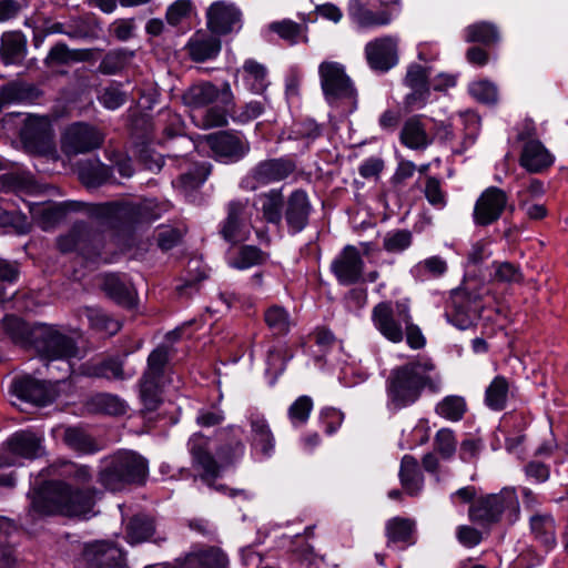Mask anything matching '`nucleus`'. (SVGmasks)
Segmentation results:
<instances>
[{"mask_svg":"<svg viewBox=\"0 0 568 568\" xmlns=\"http://www.w3.org/2000/svg\"><path fill=\"white\" fill-rule=\"evenodd\" d=\"M91 55L90 50H70L64 43H57L49 51L45 63H68L70 61H84Z\"/></svg>","mask_w":568,"mask_h":568,"instance_id":"nucleus-56","label":"nucleus"},{"mask_svg":"<svg viewBox=\"0 0 568 568\" xmlns=\"http://www.w3.org/2000/svg\"><path fill=\"white\" fill-rule=\"evenodd\" d=\"M64 378V376H61L55 378L54 382H47L31 375H22L12 381L10 392L20 402L45 406L55 399L58 384Z\"/></svg>","mask_w":568,"mask_h":568,"instance_id":"nucleus-12","label":"nucleus"},{"mask_svg":"<svg viewBox=\"0 0 568 568\" xmlns=\"http://www.w3.org/2000/svg\"><path fill=\"white\" fill-rule=\"evenodd\" d=\"M267 255L253 245L242 246L234 255L229 256V265L236 270H246L266 261Z\"/></svg>","mask_w":568,"mask_h":568,"instance_id":"nucleus-47","label":"nucleus"},{"mask_svg":"<svg viewBox=\"0 0 568 568\" xmlns=\"http://www.w3.org/2000/svg\"><path fill=\"white\" fill-rule=\"evenodd\" d=\"M424 194L428 203L436 209H444L447 204V194L443 190L442 181L437 178L426 179Z\"/></svg>","mask_w":568,"mask_h":568,"instance_id":"nucleus-61","label":"nucleus"},{"mask_svg":"<svg viewBox=\"0 0 568 568\" xmlns=\"http://www.w3.org/2000/svg\"><path fill=\"white\" fill-rule=\"evenodd\" d=\"M241 12L231 2H213L206 10V24L212 33L226 34L240 28Z\"/></svg>","mask_w":568,"mask_h":568,"instance_id":"nucleus-27","label":"nucleus"},{"mask_svg":"<svg viewBox=\"0 0 568 568\" xmlns=\"http://www.w3.org/2000/svg\"><path fill=\"white\" fill-rule=\"evenodd\" d=\"M399 139L406 148L416 151L426 150L433 143V138L427 133L420 115L410 116L405 121Z\"/></svg>","mask_w":568,"mask_h":568,"instance_id":"nucleus-33","label":"nucleus"},{"mask_svg":"<svg viewBox=\"0 0 568 568\" xmlns=\"http://www.w3.org/2000/svg\"><path fill=\"white\" fill-rule=\"evenodd\" d=\"M414 521L406 518L395 517L386 524V536L388 546L395 545L400 548H405L415 542L414 534Z\"/></svg>","mask_w":568,"mask_h":568,"instance_id":"nucleus-40","label":"nucleus"},{"mask_svg":"<svg viewBox=\"0 0 568 568\" xmlns=\"http://www.w3.org/2000/svg\"><path fill=\"white\" fill-rule=\"evenodd\" d=\"M509 393V384L503 376H496L486 389L485 402L494 410L505 408Z\"/></svg>","mask_w":568,"mask_h":568,"instance_id":"nucleus-52","label":"nucleus"},{"mask_svg":"<svg viewBox=\"0 0 568 568\" xmlns=\"http://www.w3.org/2000/svg\"><path fill=\"white\" fill-rule=\"evenodd\" d=\"M207 174L209 172L204 165L196 166L194 171L181 174L173 184L183 192L196 190L205 182Z\"/></svg>","mask_w":568,"mask_h":568,"instance_id":"nucleus-60","label":"nucleus"},{"mask_svg":"<svg viewBox=\"0 0 568 568\" xmlns=\"http://www.w3.org/2000/svg\"><path fill=\"white\" fill-rule=\"evenodd\" d=\"M469 518L483 526L500 520L514 524L519 518L518 496L513 487H505L498 494L479 498L469 508Z\"/></svg>","mask_w":568,"mask_h":568,"instance_id":"nucleus-8","label":"nucleus"},{"mask_svg":"<svg viewBox=\"0 0 568 568\" xmlns=\"http://www.w3.org/2000/svg\"><path fill=\"white\" fill-rule=\"evenodd\" d=\"M192 119L194 123L202 129L224 126L227 124L226 111L221 106H206L199 113H192Z\"/></svg>","mask_w":568,"mask_h":568,"instance_id":"nucleus-55","label":"nucleus"},{"mask_svg":"<svg viewBox=\"0 0 568 568\" xmlns=\"http://www.w3.org/2000/svg\"><path fill=\"white\" fill-rule=\"evenodd\" d=\"M463 120L468 126L469 132L465 134L463 141L459 144L454 142L455 134L450 125H442L437 133L439 141L448 144L452 152L456 154H462L469 146H471L475 143L479 131L480 121L475 113H466L463 115Z\"/></svg>","mask_w":568,"mask_h":568,"instance_id":"nucleus-29","label":"nucleus"},{"mask_svg":"<svg viewBox=\"0 0 568 568\" xmlns=\"http://www.w3.org/2000/svg\"><path fill=\"white\" fill-rule=\"evenodd\" d=\"M163 207L154 199L139 202H108L93 204L89 214L101 224L116 227L124 224L151 222L159 219Z\"/></svg>","mask_w":568,"mask_h":568,"instance_id":"nucleus-5","label":"nucleus"},{"mask_svg":"<svg viewBox=\"0 0 568 568\" xmlns=\"http://www.w3.org/2000/svg\"><path fill=\"white\" fill-rule=\"evenodd\" d=\"M443 388V379L434 362L418 357L394 367L385 382L386 407L398 412L414 405L424 390L437 394Z\"/></svg>","mask_w":568,"mask_h":568,"instance_id":"nucleus-3","label":"nucleus"},{"mask_svg":"<svg viewBox=\"0 0 568 568\" xmlns=\"http://www.w3.org/2000/svg\"><path fill=\"white\" fill-rule=\"evenodd\" d=\"M57 245L62 253L77 251L91 261L100 257V235L92 232L84 222L74 223L68 233L58 237Z\"/></svg>","mask_w":568,"mask_h":568,"instance_id":"nucleus-15","label":"nucleus"},{"mask_svg":"<svg viewBox=\"0 0 568 568\" xmlns=\"http://www.w3.org/2000/svg\"><path fill=\"white\" fill-rule=\"evenodd\" d=\"M206 141L214 156L223 163L237 162L250 151V143L245 139L230 132L210 134Z\"/></svg>","mask_w":568,"mask_h":568,"instance_id":"nucleus-22","label":"nucleus"},{"mask_svg":"<svg viewBox=\"0 0 568 568\" xmlns=\"http://www.w3.org/2000/svg\"><path fill=\"white\" fill-rule=\"evenodd\" d=\"M318 77L325 101L342 114H351L357 109L358 94L344 64L323 61L318 65Z\"/></svg>","mask_w":568,"mask_h":568,"instance_id":"nucleus-6","label":"nucleus"},{"mask_svg":"<svg viewBox=\"0 0 568 568\" xmlns=\"http://www.w3.org/2000/svg\"><path fill=\"white\" fill-rule=\"evenodd\" d=\"M398 38L386 36L369 41L365 45V57L368 65L381 72H386L397 64Z\"/></svg>","mask_w":568,"mask_h":568,"instance_id":"nucleus-24","label":"nucleus"},{"mask_svg":"<svg viewBox=\"0 0 568 568\" xmlns=\"http://www.w3.org/2000/svg\"><path fill=\"white\" fill-rule=\"evenodd\" d=\"M361 252L353 245H346L331 264V271L342 285H351L361 281L364 271Z\"/></svg>","mask_w":568,"mask_h":568,"instance_id":"nucleus-23","label":"nucleus"},{"mask_svg":"<svg viewBox=\"0 0 568 568\" xmlns=\"http://www.w3.org/2000/svg\"><path fill=\"white\" fill-rule=\"evenodd\" d=\"M149 473L148 460L133 450H119L102 460L99 483L108 490L120 491L143 484Z\"/></svg>","mask_w":568,"mask_h":568,"instance_id":"nucleus-4","label":"nucleus"},{"mask_svg":"<svg viewBox=\"0 0 568 568\" xmlns=\"http://www.w3.org/2000/svg\"><path fill=\"white\" fill-rule=\"evenodd\" d=\"M467 409L466 400L458 395H448L437 403L435 412L438 416L449 420H460Z\"/></svg>","mask_w":568,"mask_h":568,"instance_id":"nucleus-50","label":"nucleus"},{"mask_svg":"<svg viewBox=\"0 0 568 568\" xmlns=\"http://www.w3.org/2000/svg\"><path fill=\"white\" fill-rule=\"evenodd\" d=\"M468 91L470 95L481 103H495L497 101V88L487 80L474 81L469 84Z\"/></svg>","mask_w":568,"mask_h":568,"instance_id":"nucleus-62","label":"nucleus"},{"mask_svg":"<svg viewBox=\"0 0 568 568\" xmlns=\"http://www.w3.org/2000/svg\"><path fill=\"white\" fill-rule=\"evenodd\" d=\"M399 479L405 491L410 496H417L424 487V476L420 473L418 462L410 455H405L400 462Z\"/></svg>","mask_w":568,"mask_h":568,"instance_id":"nucleus-38","label":"nucleus"},{"mask_svg":"<svg viewBox=\"0 0 568 568\" xmlns=\"http://www.w3.org/2000/svg\"><path fill=\"white\" fill-rule=\"evenodd\" d=\"M91 205L81 202L69 201L63 203L29 202L28 209L33 222L44 231L54 227L70 211H80Z\"/></svg>","mask_w":568,"mask_h":568,"instance_id":"nucleus-21","label":"nucleus"},{"mask_svg":"<svg viewBox=\"0 0 568 568\" xmlns=\"http://www.w3.org/2000/svg\"><path fill=\"white\" fill-rule=\"evenodd\" d=\"M448 270L445 258L438 255L429 256L416 263L410 268L412 276L419 282H426L444 276Z\"/></svg>","mask_w":568,"mask_h":568,"instance_id":"nucleus-42","label":"nucleus"},{"mask_svg":"<svg viewBox=\"0 0 568 568\" xmlns=\"http://www.w3.org/2000/svg\"><path fill=\"white\" fill-rule=\"evenodd\" d=\"M161 378L142 376L139 385L140 402L145 412H154L162 403Z\"/></svg>","mask_w":568,"mask_h":568,"instance_id":"nucleus-46","label":"nucleus"},{"mask_svg":"<svg viewBox=\"0 0 568 568\" xmlns=\"http://www.w3.org/2000/svg\"><path fill=\"white\" fill-rule=\"evenodd\" d=\"M530 532L534 539L547 551L557 545L556 521L549 513H535L529 518Z\"/></svg>","mask_w":568,"mask_h":568,"instance_id":"nucleus-30","label":"nucleus"},{"mask_svg":"<svg viewBox=\"0 0 568 568\" xmlns=\"http://www.w3.org/2000/svg\"><path fill=\"white\" fill-rule=\"evenodd\" d=\"M285 197L283 190L271 189L255 196L254 206L268 224L280 225L283 219Z\"/></svg>","mask_w":568,"mask_h":568,"instance_id":"nucleus-28","label":"nucleus"},{"mask_svg":"<svg viewBox=\"0 0 568 568\" xmlns=\"http://www.w3.org/2000/svg\"><path fill=\"white\" fill-rule=\"evenodd\" d=\"M83 559L88 568H125L123 551L108 540L88 544Z\"/></svg>","mask_w":568,"mask_h":568,"instance_id":"nucleus-25","label":"nucleus"},{"mask_svg":"<svg viewBox=\"0 0 568 568\" xmlns=\"http://www.w3.org/2000/svg\"><path fill=\"white\" fill-rule=\"evenodd\" d=\"M206 270L200 260H190L186 268V276L181 280V284L176 286L180 295H189L196 291V285L206 278Z\"/></svg>","mask_w":568,"mask_h":568,"instance_id":"nucleus-53","label":"nucleus"},{"mask_svg":"<svg viewBox=\"0 0 568 568\" xmlns=\"http://www.w3.org/2000/svg\"><path fill=\"white\" fill-rule=\"evenodd\" d=\"M219 99L225 105L232 103L234 95L229 82H224L221 88L209 81L197 82L182 94L183 103L191 109L192 113H199Z\"/></svg>","mask_w":568,"mask_h":568,"instance_id":"nucleus-16","label":"nucleus"},{"mask_svg":"<svg viewBox=\"0 0 568 568\" xmlns=\"http://www.w3.org/2000/svg\"><path fill=\"white\" fill-rule=\"evenodd\" d=\"M36 89L21 82H11L0 88V111L12 104L28 103L34 98Z\"/></svg>","mask_w":568,"mask_h":568,"instance_id":"nucleus-45","label":"nucleus"},{"mask_svg":"<svg viewBox=\"0 0 568 568\" xmlns=\"http://www.w3.org/2000/svg\"><path fill=\"white\" fill-rule=\"evenodd\" d=\"M295 169V162L286 158L261 161L241 179L240 187L246 192L256 191L261 186L285 180Z\"/></svg>","mask_w":568,"mask_h":568,"instance_id":"nucleus-10","label":"nucleus"},{"mask_svg":"<svg viewBox=\"0 0 568 568\" xmlns=\"http://www.w3.org/2000/svg\"><path fill=\"white\" fill-rule=\"evenodd\" d=\"M27 55V38L21 31H8L1 36L0 57L4 64H20Z\"/></svg>","mask_w":568,"mask_h":568,"instance_id":"nucleus-35","label":"nucleus"},{"mask_svg":"<svg viewBox=\"0 0 568 568\" xmlns=\"http://www.w3.org/2000/svg\"><path fill=\"white\" fill-rule=\"evenodd\" d=\"M348 16L361 28L387 26L394 18L388 10L374 12L367 9L366 3L361 0H349Z\"/></svg>","mask_w":568,"mask_h":568,"instance_id":"nucleus-32","label":"nucleus"},{"mask_svg":"<svg viewBox=\"0 0 568 568\" xmlns=\"http://www.w3.org/2000/svg\"><path fill=\"white\" fill-rule=\"evenodd\" d=\"M102 290L116 304L131 307L134 304V290L132 285L118 274L103 276Z\"/></svg>","mask_w":568,"mask_h":568,"instance_id":"nucleus-37","label":"nucleus"},{"mask_svg":"<svg viewBox=\"0 0 568 568\" xmlns=\"http://www.w3.org/2000/svg\"><path fill=\"white\" fill-rule=\"evenodd\" d=\"M532 128L529 124L525 130L518 133V141L521 142L519 155V165L531 174L544 173L555 163V155L544 145V143L532 138Z\"/></svg>","mask_w":568,"mask_h":568,"instance_id":"nucleus-13","label":"nucleus"},{"mask_svg":"<svg viewBox=\"0 0 568 568\" xmlns=\"http://www.w3.org/2000/svg\"><path fill=\"white\" fill-rule=\"evenodd\" d=\"M103 133L95 126L83 122L69 125L61 136V150L68 156L91 152L101 148Z\"/></svg>","mask_w":568,"mask_h":568,"instance_id":"nucleus-14","label":"nucleus"},{"mask_svg":"<svg viewBox=\"0 0 568 568\" xmlns=\"http://www.w3.org/2000/svg\"><path fill=\"white\" fill-rule=\"evenodd\" d=\"M264 112V104L261 101H250L242 106L232 110L231 118L234 122L246 124Z\"/></svg>","mask_w":568,"mask_h":568,"instance_id":"nucleus-63","label":"nucleus"},{"mask_svg":"<svg viewBox=\"0 0 568 568\" xmlns=\"http://www.w3.org/2000/svg\"><path fill=\"white\" fill-rule=\"evenodd\" d=\"M187 49L192 60L203 62L217 57L221 51V41L215 33L197 31L190 38Z\"/></svg>","mask_w":568,"mask_h":568,"instance_id":"nucleus-31","label":"nucleus"},{"mask_svg":"<svg viewBox=\"0 0 568 568\" xmlns=\"http://www.w3.org/2000/svg\"><path fill=\"white\" fill-rule=\"evenodd\" d=\"M248 200H233L227 204V215L220 225V234L232 244L244 242L251 234L247 214Z\"/></svg>","mask_w":568,"mask_h":568,"instance_id":"nucleus-18","label":"nucleus"},{"mask_svg":"<svg viewBox=\"0 0 568 568\" xmlns=\"http://www.w3.org/2000/svg\"><path fill=\"white\" fill-rule=\"evenodd\" d=\"M133 57L134 51L128 49L112 50L101 60L98 70L102 74H116L132 61Z\"/></svg>","mask_w":568,"mask_h":568,"instance_id":"nucleus-48","label":"nucleus"},{"mask_svg":"<svg viewBox=\"0 0 568 568\" xmlns=\"http://www.w3.org/2000/svg\"><path fill=\"white\" fill-rule=\"evenodd\" d=\"M85 316L92 328L104 332L109 335H114L121 329L120 321L111 317L109 314L100 308L87 307Z\"/></svg>","mask_w":568,"mask_h":568,"instance_id":"nucleus-54","label":"nucleus"},{"mask_svg":"<svg viewBox=\"0 0 568 568\" xmlns=\"http://www.w3.org/2000/svg\"><path fill=\"white\" fill-rule=\"evenodd\" d=\"M64 444L72 450L81 455L94 454L101 449V446L83 429L69 427L64 430Z\"/></svg>","mask_w":568,"mask_h":568,"instance_id":"nucleus-44","label":"nucleus"},{"mask_svg":"<svg viewBox=\"0 0 568 568\" xmlns=\"http://www.w3.org/2000/svg\"><path fill=\"white\" fill-rule=\"evenodd\" d=\"M410 317V305L407 300L381 302L373 307L371 314L375 329L394 344L404 341V328Z\"/></svg>","mask_w":568,"mask_h":568,"instance_id":"nucleus-9","label":"nucleus"},{"mask_svg":"<svg viewBox=\"0 0 568 568\" xmlns=\"http://www.w3.org/2000/svg\"><path fill=\"white\" fill-rule=\"evenodd\" d=\"M95 407L108 415H122L126 410L125 403L115 395L99 394L93 398Z\"/></svg>","mask_w":568,"mask_h":568,"instance_id":"nucleus-64","label":"nucleus"},{"mask_svg":"<svg viewBox=\"0 0 568 568\" xmlns=\"http://www.w3.org/2000/svg\"><path fill=\"white\" fill-rule=\"evenodd\" d=\"M23 148L31 154H47L54 150L53 129L44 116H30L20 132Z\"/></svg>","mask_w":568,"mask_h":568,"instance_id":"nucleus-17","label":"nucleus"},{"mask_svg":"<svg viewBox=\"0 0 568 568\" xmlns=\"http://www.w3.org/2000/svg\"><path fill=\"white\" fill-rule=\"evenodd\" d=\"M242 77L245 88L252 93L262 94L268 87L266 68L254 60L244 62Z\"/></svg>","mask_w":568,"mask_h":568,"instance_id":"nucleus-41","label":"nucleus"},{"mask_svg":"<svg viewBox=\"0 0 568 568\" xmlns=\"http://www.w3.org/2000/svg\"><path fill=\"white\" fill-rule=\"evenodd\" d=\"M445 316L447 322L458 329L469 328L475 320V311L471 307L470 298L464 294H456L452 298V305L446 311Z\"/></svg>","mask_w":568,"mask_h":568,"instance_id":"nucleus-36","label":"nucleus"},{"mask_svg":"<svg viewBox=\"0 0 568 568\" xmlns=\"http://www.w3.org/2000/svg\"><path fill=\"white\" fill-rule=\"evenodd\" d=\"M508 196L497 186H489L476 200L473 220L477 226H488L497 222L507 207Z\"/></svg>","mask_w":568,"mask_h":568,"instance_id":"nucleus-19","label":"nucleus"},{"mask_svg":"<svg viewBox=\"0 0 568 568\" xmlns=\"http://www.w3.org/2000/svg\"><path fill=\"white\" fill-rule=\"evenodd\" d=\"M227 557L219 548L194 549L186 555L181 568H227Z\"/></svg>","mask_w":568,"mask_h":568,"instance_id":"nucleus-34","label":"nucleus"},{"mask_svg":"<svg viewBox=\"0 0 568 568\" xmlns=\"http://www.w3.org/2000/svg\"><path fill=\"white\" fill-rule=\"evenodd\" d=\"M242 428L240 426H229L217 433L220 446L217 449V463L211 454V439L196 433L187 443L189 452L192 456V465L203 483L213 487L217 491L227 494L230 497L237 496L248 499L250 494L243 489H230L223 485L213 486V481L220 476L224 466L233 464L241 459L245 452V446L241 439Z\"/></svg>","mask_w":568,"mask_h":568,"instance_id":"nucleus-2","label":"nucleus"},{"mask_svg":"<svg viewBox=\"0 0 568 568\" xmlns=\"http://www.w3.org/2000/svg\"><path fill=\"white\" fill-rule=\"evenodd\" d=\"M44 454L42 439L32 432H17L0 447V468L20 465V459H36Z\"/></svg>","mask_w":568,"mask_h":568,"instance_id":"nucleus-11","label":"nucleus"},{"mask_svg":"<svg viewBox=\"0 0 568 568\" xmlns=\"http://www.w3.org/2000/svg\"><path fill=\"white\" fill-rule=\"evenodd\" d=\"M312 210V203L304 190L297 189L290 194L283 212L291 234H297L307 226Z\"/></svg>","mask_w":568,"mask_h":568,"instance_id":"nucleus-26","label":"nucleus"},{"mask_svg":"<svg viewBox=\"0 0 568 568\" xmlns=\"http://www.w3.org/2000/svg\"><path fill=\"white\" fill-rule=\"evenodd\" d=\"M34 347L40 357L47 361L48 369H51L53 362H60L57 366L67 377L72 367L70 359L77 356L78 348L74 341L52 325H40L33 333Z\"/></svg>","mask_w":568,"mask_h":568,"instance_id":"nucleus-7","label":"nucleus"},{"mask_svg":"<svg viewBox=\"0 0 568 568\" xmlns=\"http://www.w3.org/2000/svg\"><path fill=\"white\" fill-rule=\"evenodd\" d=\"M154 534V523L145 516H134L126 527V541L136 545L149 540Z\"/></svg>","mask_w":568,"mask_h":568,"instance_id":"nucleus-49","label":"nucleus"},{"mask_svg":"<svg viewBox=\"0 0 568 568\" xmlns=\"http://www.w3.org/2000/svg\"><path fill=\"white\" fill-rule=\"evenodd\" d=\"M413 243V234L408 230H392L383 237V248L393 254L407 250Z\"/></svg>","mask_w":568,"mask_h":568,"instance_id":"nucleus-57","label":"nucleus"},{"mask_svg":"<svg viewBox=\"0 0 568 568\" xmlns=\"http://www.w3.org/2000/svg\"><path fill=\"white\" fill-rule=\"evenodd\" d=\"M313 409V400L307 395L297 397L288 407L287 415L294 427H300L308 420Z\"/></svg>","mask_w":568,"mask_h":568,"instance_id":"nucleus-59","label":"nucleus"},{"mask_svg":"<svg viewBox=\"0 0 568 568\" xmlns=\"http://www.w3.org/2000/svg\"><path fill=\"white\" fill-rule=\"evenodd\" d=\"M186 229L183 225H161L156 229V243L162 251H169L176 246L185 234Z\"/></svg>","mask_w":568,"mask_h":568,"instance_id":"nucleus-58","label":"nucleus"},{"mask_svg":"<svg viewBox=\"0 0 568 568\" xmlns=\"http://www.w3.org/2000/svg\"><path fill=\"white\" fill-rule=\"evenodd\" d=\"M79 178L87 187H98L111 179V169L100 160H91L79 165Z\"/></svg>","mask_w":568,"mask_h":568,"instance_id":"nucleus-43","label":"nucleus"},{"mask_svg":"<svg viewBox=\"0 0 568 568\" xmlns=\"http://www.w3.org/2000/svg\"><path fill=\"white\" fill-rule=\"evenodd\" d=\"M245 418L250 425L252 453L261 459L271 457L275 449V437L266 417L257 408L250 407Z\"/></svg>","mask_w":568,"mask_h":568,"instance_id":"nucleus-20","label":"nucleus"},{"mask_svg":"<svg viewBox=\"0 0 568 568\" xmlns=\"http://www.w3.org/2000/svg\"><path fill=\"white\" fill-rule=\"evenodd\" d=\"M92 478V469L87 465L64 459L53 462L31 481L29 515L89 518L98 495L97 488L85 486Z\"/></svg>","mask_w":568,"mask_h":568,"instance_id":"nucleus-1","label":"nucleus"},{"mask_svg":"<svg viewBox=\"0 0 568 568\" xmlns=\"http://www.w3.org/2000/svg\"><path fill=\"white\" fill-rule=\"evenodd\" d=\"M264 322L273 336L287 335L295 326L291 313L281 305H271L264 311Z\"/></svg>","mask_w":568,"mask_h":568,"instance_id":"nucleus-39","label":"nucleus"},{"mask_svg":"<svg viewBox=\"0 0 568 568\" xmlns=\"http://www.w3.org/2000/svg\"><path fill=\"white\" fill-rule=\"evenodd\" d=\"M499 40V32L495 24L489 22H477L468 26L465 29V41L466 42H480L489 45L494 44Z\"/></svg>","mask_w":568,"mask_h":568,"instance_id":"nucleus-51","label":"nucleus"}]
</instances>
